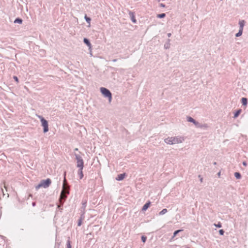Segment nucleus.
Returning <instances> with one entry per match:
<instances>
[{
	"mask_svg": "<svg viewBox=\"0 0 248 248\" xmlns=\"http://www.w3.org/2000/svg\"><path fill=\"white\" fill-rule=\"evenodd\" d=\"M150 204L151 202H148L146 203L142 207V210L143 211H146L149 207Z\"/></svg>",
	"mask_w": 248,
	"mask_h": 248,
	"instance_id": "12",
	"label": "nucleus"
},
{
	"mask_svg": "<svg viewBox=\"0 0 248 248\" xmlns=\"http://www.w3.org/2000/svg\"><path fill=\"white\" fill-rule=\"evenodd\" d=\"M100 91L105 97L108 98L109 102H110L112 99V94L110 91L106 88L101 87Z\"/></svg>",
	"mask_w": 248,
	"mask_h": 248,
	"instance_id": "4",
	"label": "nucleus"
},
{
	"mask_svg": "<svg viewBox=\"0 0 248 248\" xmlns=\"http://www.w3.org/2000/svg\"><path fill=\"white\" fill-rule=\"evenodd\" d=\"M86 203H87L86 202H85L82 203V208H83V209H85L86 206Z\"/></svg>",
	"mask_w": 248,
	"mask_h": 248,
	"instance_id": "27",
	"label": "nucleus"
},
{
	"mask_svg": "<svg viewBox=\"0 0 248 248\" xmlns=\"http://www.w3.org/2000/svg\"><path fill=\"white\" fill-rule=\"evenodd\" d=\"M166 16V14L165 13H162L161 14H158L157 15V17L159 18H162L165 17Z\"/></svg>",
	"mask_w": 248,
	"mask_h": 248,
	"instance_id": "22",
	"label": "nucleus"
},
{
	"mask_svg": "<svg viewBox=\"0 0 248 248\" xmlns=\"http://www.w3.org/2000/svg\"><path fill=\"white\" fill-rule=\"evenodd\" d=\"M159 5H160V7H161L162 8L165 7V5L163 3H160Z\"/></svg>",
	"mask_w": 248,
	"mask_h": 248,
	"instance_id": "31",
	"label": "nucleus"
},
{
	"mask_svg": "<svg viewBox=\"0 0 248 248\" xmlns=\"http://www.w3.org/2000/svg\"><path fill=\"white\" fill-rule=\"evenodd\" d=\"M66 246H67V248H71V244H70V240H68L67 241Z\"/></svg>",
	"mask_w": 248,
	"mask_h": 248,
	"instance_id": "24",
	"label": "nucleus"
},
{
	"mask_svg": "<svg viewBox=\"0 0 248 248\" xmlns=\"http://www.w3.org/2000/svg\"><path fill=\"white\" fill-rule=\"evenodd\" d=\"M14 23L21 24L22 23V20L19 18H17L14 21Z\"/></svg>",
	"mask_w": 248,
	"mask_h": 248,
	"instance_id": "20",
	"label": "nucleus"
},
{
	"mask_svg": "<svg viewBox=\"0 0 248 248\" xmlns=\"http://www.w3.org/2000/svg\"><path fill=\"white\" fill-rule=\"evenodd\" d=\"M201 182H202V178H201V180H200Z\"/></svg>",
	"mask_w": 248,
	"mask_h": 248,
	"instance_id": "39",
	"label": "nucleus"
},
{
	"mask_svg": "<svg viewBox=\"0 0 248 248\" xmlns=\"http://www.w3.org/2000/svg\"><path fill=\"white\" fill-rule=\"evenodd\" d=\"M14 78L15 79V80L16 82H18V78H17V77L14 76Z\"/></svg>",
	"mask_w": 248,
	"mask_h": 248,
	"instance_id": "32",
	"label": "nucleus"
},
{
	"mask_svg": "<svg viewBox=\"0 0 248 248\" xmlns=\"http://www.w3.org/2000/svg\"><path fill=\"white\" fill-rule=\"evenodd\" d=\"M224 233V231L223 230H220L219 231V233L220 235H223Z\"/></svg>",
	"mask_w": 248,
	"mask_h": 248,
	"instance_id": "29",
	"label": "nucleus"
},
{
	"mask_svg": "<svg viewBox=\"0 0 248 248\" xmlns=\"http://www.w3.org/2000/svg\"><path fill=\"white\" fill-rule=\"evenodd\" d=\"M141 238L142 242L145 243L146 242L147 239V237L146 236L142 235Z\"/></svg>",
	"mask_w": 248,
	"mask_h": 248,
	"instance_id": "25",
	"label": "nucleus"
},
{
	"mask_svg": "<svg viewBox=\"0 0 248 248\" xmlns=\"http://www.w3.org/2000/svg\"><path fill=\"white\" fill-rule=\"evenodd\" d=\"M170 39H168V42L166 43L165 45H164V48L165 49H168L170 48Z\"/></svg>",
	"mask_w": 248,
	"mask_h": 248,
	"instance_id": "16",
	"label": "nucleus"
},
{
	"mask_svg": "<svg viewBox=\"0 0 248 248\" xmlns=\"http://www.w3.org/2000/svg\"><path fill=\"white\" fill-rule=\"evenodd\" d=\"M51 181L50 179L48 178L46 180H42L40 183L35 186V189L38 190L40 187L47 188L49 187L51 184Z\"/></svg>",
	"mask_w": 248,
	"mask_h": 248,
	"instance_id": "3",
	"label": "nucleus"
},
{
	"mask_svg": "<svg viewBox=\"0 0 248 248\" xmlns=\"http://www.w3.org/2000/svg\"><path fill=\"white\" fill-rule=\"evenodd\" d=\"M78 151V148H76L74 149V151Z\"/></svg>",
	"mask_w": 248,
	"mask_h": 248,
	"instance_id": "37",
	"label": "nucleus"
},
{
	"mask_svg": "<svg viewBox=\"0 0 248 248\" xmlns=\"http://www.w3.org/2000/svg\"><path fill=\"white\" fill-rule=\"evenodd\" d=\"M245 24V21L244 20H241L239 21V30L243 31V28Z\"/></svg>",
	"mask_w": 248,
	"mask_h": 248,
	"instance_id": "9",
	"label": "nucleus"
},
{
	"mask_svg": "<svg viewBox=\"0 0 248 248\" xmlns=\"http://www.w3.org/2000/svg\"><path fill=\"white\" fill-rule=\"evenodd\" d=\"M196 127L206 129L208 127V125L206 124H201L198 122V125H197Z\"/></svg>",
	"mask_w": 248,
	"mask_h": 248,
	"instance_id": "8",
	"label": "nucleus"
},
{
	"mask_svg": "<svg viewBox=\"0 0 248 248\" xmlns=\"http://www.w3.org/2000/svg\"><path fill=\"white\" fill-rule=\"evenodd\" d=\"M171 34L170 33H168L167 34V36H168V37H170L171 36Z\"/></svg>",
	"mask_w": 248,
	"mask_h": 248,
	"instance_id": "34",
	"label": "nucleus"
},
{
	"mask_svg": "<svg viewBox=\"0 0 248 248\" xmlns=\"http://www.w3.org/2000/svg\"><path fill=\"white\" fill-rule=\"evenodd\" d=\"M243 165L244 166H247V163H246V162L244 161V162H243Z\"/></svg>",
	"mask_w": 248,
	"mask_h": 248,
	"instance_id": "33",
	"label": "nucleus"
},
{
	"mask_svg": "<svg viewBox=\"0 0 248 248\" xmlns=\"http://www.w3.org/2000/svg\"><path fill=\"white\" fill-rule=\"evenodd\" d=\"M242 111V110L241 109H238L234 113V116H233V118H237L238 115L240 114V113Z\"/></svg>",
	"mask_w": 248,
	"mask_h": 248,
	"instance_id": "14",
	"label": "nucleus"
},
{
	"mask_svg": "<svg viewBox=\"0 0 248 248\" xmlns=\"http://www.w3.org/2000/svg\"><path fill=\"white\" fill-rule=\"evenodd\" d=\"M243 33V30H239L238 32L235 34V36L237 37H240L242 35Z\"/></svg>",
	"mask_w": 248,
	"mask_h": 248,
	"instance_id": "21",
	"label": "nucleus"
},
{
	"mask_svg": "<svg viewBox=\"0 0 248 248\" xmlns=\"http://www.w3.org/2000/svg\"><path fill=\"white\" fill-rule=\"evenodd\" d=\"M37 117L40 119L42 126H43V131L46 133L48 131V124L47 121L42 116L38 115Z\"/></svg>",
	"mask_w": 248,
	"mask_h": 248,
	"instance_id": "5",
	"label": "nucleus"
},
{
	"mask_svg": "<svg viewBox=\"0 0 248 248\" xmlns=\"http://www.w3.org/2000/svg\"><path fill=\"white\" fill-rule=\"evenodd\" d=\"M32 205L34 206L35 205V203L34 202H33L32 203Z\"/></svg>",
	"mask_w": 248,
	"mask_h": 248,
	"instance_id": "38",
	"label": "nucleus"
},
{
	"mask_svg": "<svg viewBox=\"0 0 248 248\" xmlns=\"http://www.w3.org/2000/svg\"><path fill=\"white\" fill-rule=\"evenodd\" d=\"M75 156L76 157V159L77 161V166L78 168H82L84 167V162L82 159V157L76 153H75Z\"/></svg>",
	"mask_w": 248,
	"mask_h": 248,
	"instance_id": "6",
	"label": "nucleus"
},
{
	"mask_svg": "<svg viewBox=\"0 0 248 248\" xmlns=\"http://www.w3.org/2000/svg\"><path fill=\"white\" fill-rule=\"evenodd\" d=\"M85 19L87 22L89 23L90 21H91V18L90 17H87L86 16H85Z\"/></svg>",
	"mask_w": 248,
	"mask_h": 248,
	"instance_id": "26",
	"label": "nucleus"
},
{
	"mask_svg": "<svg viewBox=\"0 0 248 248\" xmlns=\"http://www.w3.org/2000/svg\"><path fill=\"white\" fill-rule=\"evenodd\" d=\"M214 165H216V162H214Z\"/></svg>",
	"mask_w": 248,
	"mask_h": 248,
	"instance_id": "41",
	"label": "nucleus"
},
{
	"mask_svg": "<svg viewBox=\"0 0 248 248\" xmlns=\"http://www.w3.org/2000/svg\"><path fill=\"white\" fill-rule=\"evenodd\" d=\"M117 59H113V60H112V61L113 62H117Z\"/></svg>",
	"mask_w": 248,
	"mask_h": 248,
	"instance_id": "35",
	"label": "nucleus"
},
{
	"mask_svg": "<svg viewBox=\"0 0 248 248\" xmlns=\"http://www.w3.org/2000/svg\"><path fill=\"white\" fill-rule=\"evenodd\" d=\"M234 176L236 179H240L241 177V174L239 172H236L234 173Z\"/></svg>",
	"mask_w": 248,
	"mask_h": 248,
	"instance_id": "19",
	"label": "nucleus"
},
{
	"mask_svg": "<svg viewBox=\"0 0 248 248\" xmlns=\"http://www.w3.org/2000/svg\"><path fill=\"white\" fill-rule=\"evenodd\" d=\"M129 14H130V15L131 16V20H132V22H134V23H136V19L134 17L133 14L132 12H130L129 13Z\"/></svg>",
	"mask_w": 248,
	"mask_h": 248,
	"instance_id": "18",
	"label": "nucleus"
},
{
	"mask_svg": "<svg viewBox=\"0 0 248 248\" xmlns=\"http://www.w3.org/2000/svg\"><path fill=\"white\" fill-rule=\"evenodd\" d=\"M65 183H66V179H65V178L64 177V179L63 180V185H62V189L61 193V196H60L61 199H65L66 198V196L65 195L69 194V187L68 186H66Z\"/></svg>",
	"mask_w": 248,
	"mask_h": 248,
	"instance_id": "2",
	"label": "nucleus"
},
{
	"mask_svg": "<svg viewBox=\"0 0 248 248\" xmlns=\"http://www.w3.org/2000/svg\"><path fill=\"white\" fill-rule=\"evenodd\" d=\"M183 230H178L175 231L173 233V237H174L179 232H182Z\"/></svg>",
	"mask_w": 248,
	"mask_h": 248,
	"instance_id": "23",
	"label": "nucleus"
},
{
	"mask_svg": "<svg viewBox=\"0 0 248 248\" xmlns=\"http://www.w3.org/2000/svg\"><path fill=\"white\" fill-rule=\"evenodd\" d=\"M4 187H5V188L6 189V186L5 185H4Z\"/></svg>",
	"mask_w": 248,
	"mask_h": 248,
	"instance_id": "40",
	"label": "nucleus"
},
{
	"mask_svg": "<svg viewBox=\"0 0 248 248\" xmlns=\"http://www.w3.org/2000/svg\"><path fill=\"white\" fill-rule=\"evenodd\" d=\"M158 1H160V0H158Z\"/></svg>",
	"mask_w": 248,
	"mask_h": 248,
	"instance_id": "42",
	"label": "nucleus"
},
{
	"mask_svg": "<svg viewBox=\"0 0 248 248\" xmlns=\"http://www.w3.org/2000/svg\"><path fill=\"white\" fill-rule=\"evenodd\" d=\"M84 43L87 45V46L90 47L91 46V44L90 43L89 40L87 38H84L83 39Z\"/></svg>",
	"mask_w": 248,
	"mask_h": 248,
	"instance_id": "15",
	"label": "nucleus"
},
{
	"mask_svg": "<svg viewBox=\"0 0 248 248\" xmlns=\"http://www.w3.org/2000/svg\"><path fill=\"white\" fill-rule=\"evenodd\" d=\"M81 224V219H80L79 220H78V226H80Z\"/></svg>",
	"mask_w": 248,
	"mask_h": 248,
	"instance_id": "30",
	"label": "nucleus"
},
{
	"mask_svg": "<svg viewBox=\"0 0 248 248\" xmlns=\"http://www.w3.org/2000/svg\"><path fill=\"white\" fill-rule=\"evenodd\" d=\"M241 102L244 106H246L248 104V100L245 97H243L241 99Z\"/></svg>",
	"mask_w": 248,
	"mask_h": 248,
	"instance_id": "13",
	"label": "nucleus"
},
{
	"mask_svg": "<svg viewBox=\"0 0 248 248\" xmlns=\"http://www.w3.org/2000/svg\"><path fill=\"white\" fill-rule=\"evenodd\" d=\"M125 175V173L118 174L117 177L116 178V179L118 181H121L124 179Z\"/></svg>",
	"mask_w": 248,
	"mask_h": 248,
	"instance_id": "10",
	"label": "nucleus"
},
{
	"mask_svg": "<svg viewBox=\"0 0 248 248\" xmlns=\"http://www.w3.org/2000/svg\"><path fill=\"white\" fill-rule=\"evenodd\" d=\"M185 139L181 136L168 137L164 140V142L167 144L172 145L182 143Z\"/></svg>",
	"mask_w": 248,
	"mask_h": 248,
	"instance_id": "1",
	"label": "nucleus"
},
{
	"mask_svg": "<svg viewBox=\"0 0 248 248\" xmlns=\"http://www.w3.org/2000/svg\"><path fill=\"white\" fill-rule=\"evenodd\" d=\"M83 168V167H82L81 168H79V170H78V174L79 175L80 179H81L83 177V174L82 172Z\"/></svg>",
	"mask_w": 248,
	"mask_h": 248,
	"instance_id": "11",
	"label": "nucleus"
},
{
	"mask_svg": "<svg viewBox=\"0 0 248 248\" xmlns=\"http://www.w3.org/2000/svg\"><path fill=\"white\" fill-rule=\"evenodd\" d=\"M167 212H168V210H167V209H166V208L163 209L162 211H161L159 213V216L163 215H164L165 214H166Z\"/></svg>",
	"mask_w": 248,
	"mask_h": 248,
	"instance_id": "17",
	"label": "nucleus"
},
{
	"mask_svg": "<svg viewBox=\"0 0 248 248\" xmlns=\"http://www.w3.org/2000/svg\"><path fill=\"white\" fill-rule=\"evenodd\" d=\"M220 174H221L220 172H218L217 173V175H218V176H219H219H220Z\"/></svg>",
	"mask_w": 248,
	"mask_h": 248,
	"instance_id": "36",
	"label": "nucleus"
},
{
	"mask_svg": "<svg viewBox=\"0 0 248 248\" xmlns=\"http://www.w3.org/2000/svg\"><path fill=\"white\" fill-rule=\"evenodd\" d=\"M215 225L217 228H221L222 227L221 224L220 223H218L217 224H215Z\"/></svg>",
	"mask_w": 248,
	"mask_h": 248,
	"instance_id": "28",
	"label": "nucleus"
},
{
	"mask_svg": "<svg viewBox=\"0 0 248 248\" xmlns=\"http://www.w3.org/2000/svg\"><path fill=\"white\" fill-rule=\"evenodd\" d=\"M187 121L189 122H191L194 124L196 126L198 125V122L195 121L193 118L190 116L187 117Z\"/></svg>",
	"mask_w": 248,
	"mask_h": 248,
	"instance_id": "7",
	"label": "nucleus"
}]
</instances>
